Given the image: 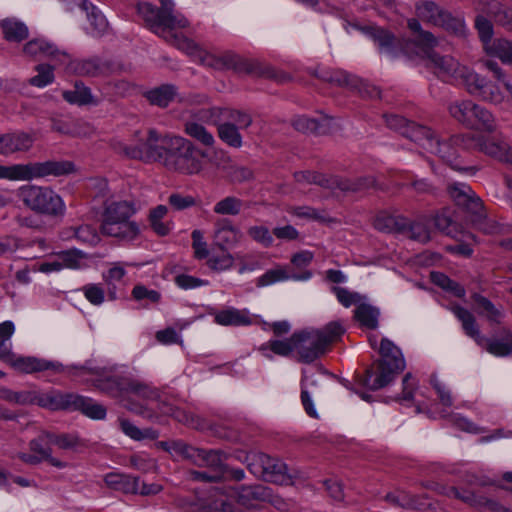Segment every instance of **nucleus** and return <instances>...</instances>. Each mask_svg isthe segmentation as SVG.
I'll return each mask as SVG.
<instances>
[{
  "mask_svg": "<svg viewBox=\"0 0 512 512\" xmlns=\"http://www.w3.org/2000/svg\"><path fill=\"white\" fill-rule=\"evenodd\" d=\"M119 425L122 432L133 440L156 439L158 433L153 429L141 430L127 419H119Z\"/></svg>",
  "mask_w": 512,
  "mask_h": 512,
  "instance_id": "obj_48",
  "label": "nucleus"
},
{
  "mask_svg": "<svg viewBox=\"0 0 512 512\" xmlns=\"http://www.w3.org/2000/svg\"><path fill=\"white\" fill-rule=\"evenodd\" d=\"M234 264L233 256L226 250L221 249L220 254H212L209 256L207 265L215 271H224L230 269Z\"/></svg>",
  "mask_w": 512,
  "mask_h": 512,
  "instance_id": "obj_58",
  "label": "nucleus"
},
{
  "mask_svg": "<svg viewBox=\"0 0 512 512\" xmlns=\"http://www.w3.org/2000/svg\"><path fill=\"white\" fill-rule=\"evenodd\" d=\"M62 96L71 104L87 105L96 103L93 99L90 88L79 81L75 82L73 90L63 91Z\"/></svg>",
  "mask_w": 512,
  "mask_h": 512,
  "instance_id": "obj_41",
  "label": "nucleus"
},
{
  "mask_svg": "<svg viewBox=\"0 0 512 512\" xmlns=\"http://www.w3.org/2000/svg\"><path fill=\"white\" fill-rule=\"evenodd\" d=\"M376 186L373 176H363L355 179L331 176L330 190L342 192H362Z\"/></svg>",
  "mask_w": 512,
  "mask_h": 512,
  "instance_id": "obj_28",
  "label": "nucleus"
},
{
  "mask_svg": "<svg viewBox=\"0 0 512 512\" xmlns=\"http://www.w3.org/2000/svg\"><path fill=\"white\" fill-rule=\"evenodd\" d=\"M483 65L488 71L492 73V81L502 84L505 91L509 93V100L512 101V83L506 72L494 60H485L483 61Z\"/></svg>",
  "mask_w": 512,
  "mask_h": 512,
  "instance_id": "obj_50",
  "label": "nucleus"
},
{
  "mask_svg": "<svg viewBox=\"0 0 512 512\" xmlns=\"http://www.w3.org/2000/svg\"><path fill=\"white\" fill-rule=\"evenodd\" d=\"M484 15L485 14L479 12V15L475 18V28L481 42L483 43V48L488 54L490 52V48L495 44V39H493L494 28L492 22Z\"/></svg>",
  "mask_w": 512,
  "mask_h": 512,
  "instance_id": "obj_42",
  "label": "nucleus"
},
{
  "mask_svg": "<svg viewBox=\"0 0 512 512\" xmlns=\"http://www.w3.org/2000/svg\"><path fill=\"white\" fill-rule=\"evenodd\" d=\"M50 442V433H42L36 439H33L29 443L30 450L41 458V461L46 460L52 466L57 468H65L67 463L58 460L57 458L52 457L50 448H47L46 445Z\"/></svg>",
  "mask_w": 512,
  "mask_h": 512,
  "instance_id": "obj_35",
  "label": "nucleus"
},
{
  "mask_svg": "<svg viewBox=\"0 0 512 512\" xmlns=\"http://www.w3.org/2000/svg\"><path fill=\"white\" fill-rule=\"evenodd\" d=\"M344 332L338 322H331L320 330H305L293 334L295 352L299 360L310 363L325 353L327 347Z\"/></svg>",
  "mask_w": 512,
  "mask_h": 512,
  "instance_id": "obj_6",
  "label": "nucleus"
},
{
  "mask_svg": "<svg viewBox=\"0 0 512 512\" xmlns=\"http://www.w3.org/2000/svg\"><path fill=\"white\" fill-rule=\"evenodd\" d=\"M71 234L67 235V237H75L82 243L95 245L99 241V236L97 231L91 225H81L79 227H71L69 229Z\"/></svg>",
  "mask_w": 512,
  "mask_h": 512,
  "instance_id": "obj_56",
  "label": "nucleus"
},
{
  "mask_svg": "<svg viewBox=\"0 0 512 512\" xmlns=\"http://www.w3.org/2000/svg\"><path fill=\"white\" fill-rule=\"evenodd\" d=\"M57 257L62 269H80L86 256L79 250H68L58 253Z\"/></svg>",
  "mask_w": 512,
  "mask_h": 512,
  "instance_id": "obj_54",
  "label": "nucleus"
},
{
  "mask_svg": "<svg viewBox=\"0 0 512 512\" xmlns=\"http://www.w3.org/2000/svg\"><path fill=\"white\" fill-rule=\"evenodd\" d=\"M459 135L460 134L454 135L450 137L447 141L443 142H441L435 137L429 152L438 155L444 162L449 164L455 170L473 171L474 168L472 167L463 168L456 163L459 151L468 149L464 148L462 145L454 141V138L458 137Z\"/></svg>",
  "mask_w": 512,
  "mask_h": 512,
  "instance_id": "obj_23",
  "label": "nucleus"
},
{
  "mask_svg": "<svg viewBox=\"0 0 512 512\" xmlns=\"http://www.w3.org/2000/svg\"><path fill=\"white\" fill-rule=\"evenodd\" d=\"M75 170L70 161L29 162L26 164L0 165V179L31 181L48 176H63Z\"/></svg>",
  "mask_w": 512,
  "mask_h": 512,
  "instance_id": "obj_7",
  "label": "nucleus"
},
{
  "mask_svg": "<svg viewBox=\"0 0 512 512\" xmlns=\"http://www.w3.org/2000/svg\"><path fill=\"white\" fill-rule=\"evenodd\" d=\"M80 401H75L73 404V411L80 410L86 416L92 419H104L106 416V409L99 403L94 402L90 398L78 395Z\"/></svg>",
  "mask_w": 512,
  "mask_h": 512,
  "instance_id": "obj_45",
  "label": "nucleus"
},
{
  "mask_svg": "<svg viewBox=\"0 0 512 512\" xmlns=\"http://www.w3.org/2000/svg\"><path fill=\"white\" fill-rule=\"evenodd\" d=\"M408 236L420 243H426L431 239V231L425 221H416L409 225L406 224V228Z\"/></svg>",
  "mask_w": 512,
  "mask_h": 512,
  "instance_id": "obj_59",
  "label": "nucleus"
},
{
  "mask_svg": "<svg viewBox=\"0 0 512 512\" xmlns=\"http://www.w3.org/2000/svg\"><path fill=\"white\" fill-rule=\"evenodd\" d=\"M238 459L246 463L252 474L275 484L290 485L298 476V473L291 471L282 460L263 453H247L244 458L239 456Z\"/></svg>",
  "mask_w": 512,
  "mask_h": 512,
  "instance_id": "obj_9",
  "label": "nucleus"
},
{
  "mask_svg": "<svg viewBox=\"0 0 512 512\" xmlns=\"http://www.w3.org/2000/svg\"><path fill=\"white\" fill-rule=\"evenodd\" d=\"M473 105L472 100H456L448 105V112L454 120L464 126Z\"/></svg>",
  "mask_w": 512,
  "mask_h": 512,
  "instance_id": "obj_53",
  "label": "nucleus"
},
{
  "mask_svg": "<svg viewBox=\"0 0 512 512\" xmlns=\"http://www.w3.org/2000/svg\"><path fill=\"white\" fill-rule=\"evenodd\" d=\"M488 55L497 57L502 63L512 66V41L506 38L495 39Z\"/></svg>",
  "mask_w": 512,
  "mask_h": 512,
  "instance_id": "obj_52",
  "label": "nucleus"
},
{
  "mask_svg": "<svg viewBox=\"0 0 512 512\" xmlns=\"http://www.w3.org/2000/svg\"><path fill=\"white\" fill-rule=\"evenodd\" d=\"M162 144L164 150L161 162L171 170L172 163L178 161L182 155L188 152L193 143L182 136L164 135Z\"/></svg>",
  "mask_w": 512,
  "mask_h": 512,
  "instance_id": "obj_24",
  "label": "nucleus"
},
{
  "mask_svg": "<svg viewBox=\"0 0 512 512\" xmlns=\"http://www.w3.org/2000/svg\"><path fill=\"white\" fill-rule=\"evenodd\" d=\"M218 137L228 146L240 148L243 144L239 128L232 122L217 124Z\"/></svg>",
  "mask_w": 512,
  "mask_h": 512,
  "instance_id": "obj_44",
  "label": "nucleus"
},
{
  "mask_svg": "<svg viewBox=\"0 0 512 512\" xmlns=\"http://www.w3.org/2000/svg\"><path fill=\"white\" fill-rule=\"evenodd\" d=\"M34 143L32 135L17 131L0 136V154L9 156L29 151Z\"/></svg>",
  "mask_w": 512,
  "mask_h": 512,
  "instance_id": "obj_25",
  "label": "nucleus"
},
{
  "mask_svg": "<svg viewBox=\"0 0 512 512\" xmlns=\"http://www.w3.org/2000/svg\"><path fill=\"white\" fill-rule=\"evenodd\" d=\"M296 182L300 184H317L319 186L330 189V177H325L319 173L312 171H300L294 174Z\"/></svg>",
  "mask_w": 512,
  "mask_h": 512,
  "instance_id": "obj_60",
  "label": "nucleus"
},
{
  "mask_svg": "<svg viewBox=\"0 0 512 512\" xmlns=\"http://www.w3.org/2000/svg\"><path fill=\"white\" fill-rule=\"evenodd\" d=\"M417 18L408 20L409 29L415 34V42L424 50L438 46V39L430 31L424 30L420 21L440 27L449 34L463 37L466 34L464 18L455 16L445 8L431 0H423L415 5Z\"/></svg>",
  "mask_w": 512,
  "mask_h": 512,
  "instance_id": "obj_2",
  "label": "nucleus"
},
{
  "mask_svg": "<svg viewBox=\"0 0 512 512\" xmlns=\"http://www.w3.org/2000/svg\"><path fill=\"white\" fill-rule=\"evenodd\" d=\"M192 462L206 470H191L190 478L200 482H220L223 479L226 455L220 450L197 449Z\"/></svg>",
  "mask_w": 512,
  "mask_h": 512,
  "instance_id": "obj_13",
  "label": "nucleus"
},
{
  "mask_svg": "<svg viewBox=\"0 0 512 512\" xmlns=\"http://www.w3.org/2000/svg\"><path fill=\"white\" fill-rule=\"evenodd\" d=\"M288 212L298 218L307 220H316L320 222L331 221L328 216L309 206H293L289 208Z\"/></svg>",
  "mask_w": 512,
  "mask_h": 512,
  "instance_id": "obj_62",
  "label": "nucleus"
},
{
  "mask_svg": "<svg viewBox=\"0 0 512 512\" xmlns=\"http://www.w3.org/2000/svg\"><path fill=\"white\" fill-rule=\"evenodd\" d=\"M61 67L68 73L87 77L102 76L111 71L110 65L98 58L73 60L69 54L68 60L62 62Z\"/></svg>",
  "mask_w": 512,
  "mask_h": 512,
  "instance_id": "obj_19",
  "label": "nucleus"
},
{
  "mask_svg": "<svg viewBox=\"0 0 512 512\" xmlns=\"http://www.w3.org/2000/svg\"><path fill=\"white\" fill-rule=\"evenodd\" d=\"M207 508L210 511L241 512L234 503V487L212 490L207 498Z\"/></svg>",
  "mask_w": 512,
  "mask_h": 512,
  "instance_id": "obj_27",
  "label": "nucleus"
},
{
  "mask_svg": "<svg viewBox=\"0 0 512 512\" xmlns=\"http://www.w3.org/2000/svg\"><path fill=\"white\" fill-rule=\"evenodd\" d=\"M161 7L159 11L163 13V16L169 23V27L173 30L176 28H186L189 25V21L181 13L173 10L174 3L172 0H159Z\"/></svg>",
  "mask_w": 512,
  "mask_h": 512,
  "instance_id": "obj_46",
  "label": "nucleus"
},
{
  "mask_svg": "<svg viewBox=\"0 0 512 512\" xmlns=\"http://www.w3.org/2000/svg\"><path fill=\"white\" fill-rule=\"evenodd\" d=\"M85 298L95 306H99L105 301V291L100 284L90 283L81 288Z\"/></svg>",
  "mask_w": 512,
  "mask_h": 512,
  "instance_id": "obj_64",
  "label": "nucleus"
},
{
  "mask_svg": "<svg viewBox=\"0 0 512 512\" xmlns=\"http://www.w3.org/2000/svg\"><path fill=\"white\" fill-rule=\"evenodd\" d=\"M437 491L449 498L459 499L470 505H475L477 503L475 495L467 490H459L458 488L453 486L447 487L443 485H438Z\"/></svg>",
  "mask_w": 512,
  "mask_h": 512,
  "instance_id": "obj_63",
  "label": "nucleus"
},
{
  "mask_svg": "<svg viewBox=\"0 0 512 512\" xmlns=\"http://www.w3.org/2000/svg\"><path fill=\"white\" fill-rule=\"evenodd\" d=\"M464 148L477 149L498 161L512 164V148L506 141L485 139L471 133H464L454 138Z\"/></svg>",
  "mask_w": 512,
  "mask_h": 512,
  "instance_id": "obj_14",
  "label": "nucleus"
},
{
  "mask_svg": "<svg viewBox=\"0 0 512 512\" xmlns=\"http://www.w3.org/2000/svg\"><path fill=\"white\" fill-rule=\"evenodd\" d=\"M35 70L37 71V75L30 78L29 83L32 86L43 88L54 80L53 67L48 64H39L36 66Z\"/></svg>",
  "mask_w": 512,
  "mask_h": 512,
  "instance_id": "obj_61",
  "label": "nucleus"
},
{
  "mask_svg": "<svg viewBox=\"0 0 512 512\" xmlns=\"http://www.w3.org/2000/svg\"><path fill=\"white\" fill-rule=\"evenodd\" d=\"M109 269L102 274V279L108 285V297L110 300L117 299L116 289L113 286L115 282H120L127 274L126 267L135 266L132 262H112Z\"/></svg>",
  "mask_w": 512,
  "mask_h": 512,
  "instance_id": "obj_33",
  "label": "nucleus"
},
{
  "mask_svg": "<svg viewBox=\"0 0 512 512\" xmlns=\"http://www.w3.org/2000/svg\"><path fill=\"white\" fill-rule=\"evenodd\" d=\"M18 196L27 208L37 214L57 217L65 212L63 199L49 187L24 185L18 189Z\"/></svg>",
  "mask_w": 512,
  "mask_h": 512,
  "instance_id": "obj_10",
  "label": "nucleus"
},
{
  "mask_svg": "<svg viewBox=\"0 0 512 512\" xmlns=\"http://www.w3.org/2000/svg\"><path fill=\"white\" fill-rule=\"evenodd\" d=\"M104 481L109 488L115 491L137 494L139 490L140 479L138 477L112 472L105 476Z\"/></svg>",
  "mask_w": 512,
  "mask_h": 512,
  "instance_id": "obj_32",
  "label": "nucleus"
},
{
  "mask_svg": "<svg viewBox=\"0 0 512 512\" xmlns=\"http://www.w3.org/2000/svg\"><path fill=\"white\" fill-rule=\"evenodd\" d=\"M2 29L8 41L19 42L28 37L26 25L16 19H5L2 21Z\"/></svg>",
  "mask_w": 512,
  "mask_h": 512,
  "instance_id": "obj_47",
  "label": "nucleus"
},
{
  "mask_svg": "<svg viewBox=\"0 0 512 512\" xmlns=\"http://www.w3.org/2000/svg\"><path fill=\"white\" fill-rule=\"evenodd\" d=\"M270 500L271 490L263 485H241L234 488V503L241 512L258 510Z\"/></svg>",
  "mask_w": 512,
  "mask_h": 512,
  "instance_id": "obj_15",
  "label": "nucleus"
},
{
  "mask_svg": "<svg viewBox=\"0 0 512 512\" xmlns=\"http://www.w3.org/2000/svg\"><path fill=\"white\" fill-rule=\"evenodd\" d=\"M23 53L32 58L50 59L59 67H61L62 62L68 60V53L66 51L60 50L54 44L44 39H33L27 42L23 47Z\"/></svg>",
  "mask_w": 512,
  "mask_h": 512,
  "instance_id": "obj_18",
  "label": "nucleus"
},
{
  "mask_svg": "<svg viewBox=\"0 0 512 512\" xmlns=\"http://www.w3.org/2000/svg\"><path fill=\"white\" fill-rule=\"evenodd\" d=\"M475 121L473 122V126L471 129L484 131V132H493L496 129V122L489 110H487L483 106H479L477 110V116L475 117Z\"/></svg>",
  "mask_w": 512,
  "mask_h": 512,
  "instance_id": "obj_55",
  "label": "nucleus"
},
{
  "mask_svg": "<svg viewBox=\"0 0 512 512\" xmlns=\"http://www.w3.org/2000/svg\"><path fill=\"white\" fill-rule=\"evenodd\" d=\"M75 401H80L77 394L62 393L57 390H51L43 393L36 391L35 404L49 410L73 411V404L76 403Z\"/></svg>",
  "mask_w": 512,
  "mask_h": 512,
  "instance_id": "obj_22",
  "label": "nucleus"
},
{
  "mask_svg": "<svg viewBox=\"0 0 512 512\" xmlns=\"http://www.w3.org/2000/svg\"><path fill=\"white\" fill-rule=\"evenodd\" d=\"M369 35L375 44L378 45L381 52L389 55L392 54V46L395 39L388 31L381 28H372Z\"/></svg>",
  "mask_w": 512,
  "mask_h": 512,
  "instance_id": "obj_57",
  "label": "nucleus"
},
{
  "mask_svg": "<svg viewBox=\"0 0 512 512\" xmlns=\"http://www.w3.org/2000/svg\"><path fill=\"white\" fill-rule=\"evenodd\" d=\"M320 375L316 372L304 371L302 379L301 399L306 412L310 416H316V411L312 405L310 394L317 391Z\"/></svg>",
  "mask_w": 512,
  "mask_h": 512,
  "instance_id": "obj_36",
  "label": "nucleus"
},
{
  "mask_svg": "<svg viewBox=\"0 0 512 512\" xmlns=\"http://www.w3.org/2000/svg\"><path fill=\"white\" fill-rule=\"evenodd\" d=\"M379 352L381 359L376 370L368 369L361 379V384L370 390L385 387L405 369V360L400 349L390 340H381Z\"/></svg>",
  "mask_w": 512,
  "mask_h": 512,
  "instance_id": "obj_5",
  "label": "nucleus"
},
{
  "mask_svg": "<svg viewBox=\"0 0 512 512\" xmlns=\"http://www.w3.org/2000/svg\"><path fill=\"white\" fill-rule=\"evenodd\" d=\"M10 364L17 370L23 373H34L45 370H53L55 372H67L71 375H80L85 371V368H75L70 366L65 368L59 362H51L44 359L35 357H14Z\"/></svg>",
  "mask_w": 512,
  "mask_h": 512,
  "instance_id": "obj_17",
  "label": "nucleus"
},
{
  "mask_svg": "<svg viewBox=\"0 0 512 512\" xmlns=\"http://www.w3.org/2000/svg\"><path fill=\"white\" fill-rule=\"evenodd\" d=\"M379 310L367 303H360L355 311V319L368 329H375L378 326Z\"/></svg>",
  "mask_w": 512,
  "mask_h": 512,
  "instance_id": "obj_43",
  "label": "nucleus"
},
{
  "mask_svg": "<svg viewBox=\"0 0 512 512\" xmlns=\"http://www.w3.org/2000/svg\"><path fill=\"white\" fill-rule=\"evenodd\" d=\"M214 320L222 326H248L252 324V318L247 310H239L233 307L215 313Z\"/></svg>",
  "mask_w": 512,
  "mask_h": 512,
  "instance_id": "obj_31",
  "label": "nucleus"
},
{
  "mask_svg": "<svg viewBox=\"0 0 512 512\" xmlns=\"http://www.w3.org/2000/svg\"><path fill=\"white\" fill-rule=\"evenodd\" d=\"M164 136L157 133L156 130L150 129L147 137L140 139L138 144H126L122 141L113 143L114 150L131 159H138L146 162L161 161L163 159Z\"/></svg>",
  "mask_w": 512,
  "mask_h": 512,
  "instance_id": "obj_12",
  "label": "nucleus"
},
{
  "mask_svg": "<svg viewBox=\"0 0 512 512\" xmlns=\"http://www.w3.org/2000/svg\"><path fill=\"white\" fill-rule=\"evenodd\" d=\"M83 9L87 13L89 22V26L87 27L88 32L93 36H100L104 34L107 31L108 22L102 13L87 1L83 2Z\"/></svg>",
  "mask_w": 512,
  "mask_h": 512,
  "instance_id": "obj_39",
  "label": "nucleus"
},
{
  "mask_svg": "<svg viewBox=\"0 0 512 512\" xmlns=\"http://www.w3.org/2000/svg\"><path fill=\"white\" fill-rule=\"evenodd\" d=\"M478 12L488 15L494 22L508 32H512V7L496 0H478L475 3Z\"/></svg>",
  "mask_w": 512,
  "mask_h": 512,
  "instance_id": "obj_21",
  "label": "nucleus"
},
{
  "mask_svg": "<svg viewBox=\"0 0 512 512\" xmlns=\"http://www.w3.org/2000/svg\"><path fill=\"white\" fill-rule=\"evenodd\" d=\"M145 96L151 104L164 108L173 102L178 94L175 86L165 84L147 91Z\"/></svg>",
  "mask_w": 512,
  "mask_h": 512,
  "instance_id": "obj_38",
  "label": "nucleus"
},
{
  "mask_svg": "<svg viewBox=\"0 0 512 512\" xmlns=\"http://www.w3.org/2000/svg\"><path fill=\"white\" fill-rule=\"evenodd\" d=\"M97 387L113 396H119L123 393H130L138 396L149 403L155 404L153 408L158 409L161 413L175 416L178 420H182L176 415V410L167 405L162 399L160 392L150 386L148 383L133 377H109L99 380Z\"/></svg>",
  "mask_w": 512,
  "mask_h": 512,
  "instance_id": "obj_4",
  "label": "nucleus"
},
{
  "mask_svg": "<svg viewBox=\"0 0 512 512\" xmlns=\"http://www.w3.org/2000/svg\"><path fill=\"white\" fill-rule=\"evenodd\" d=\"M239 235V230L228 220H220L215 225L214 244L220 249H224L225 246L237 243Z\"/></svg>",
  "mask_w": 512,
  "mask_h": 512,
  "instance_id": "obj_34",
  "label": "nucleus"
},
{
  "mask_svg": "<svg viewBox=\"0 0 512 512\" xmlns=\"http://www.w3.org/2000/svg\"><path fill=\"white\" fill-rule=\"evenodd\" d=\"M312 273L305 271L302 274H291L287 267L277 266L273 269L267 270L262 276L257 279V287H265L272 285L276 282L286 281L289 279L296 281H305L310 279Z\"/></svg>",
  "mask_w": 512,
  "mask_h": 512,
  "instance_id": "obj_29",
  "label": "nucleus"
},
{
  "mask_svg": "<svg viewBox=\"0 0 512 512\" xmlns=\"http://www.w3.org/2000/svg\"><path fill=\"white\" fill-rule=\"evenodd\" d=\"M184 132L191 138L195 139L201 145L212 147L215 144L213 134L207 130L205 126L195 120L186 121L184 124Z\"/></svg>",
  "mask_w": 512,
  "mask_h": 512,
  "instance_id": "obj_40",
  "label": "nucleus"
},
{
  "mask_svg": "<svg viewBox=\"0 0 512 512\" xmlns=\"http://www.w3.org/2000/svg\"><path fill=\"white\" fill-rule=\"evenodd\" d=\"M206 157V153L198 149L194 144L182 155L178 161L172 163V169L185 175L199 174L204 167L202 158Z\"/></svg>",
  "mask_w": 512,
  "mask_h": 512,
  "instance_id": "obj_26",
  "label": "nucleus"
},
{
  "mask_svg": "<svg viewBox=\"0 0 512 512\" xmlns=\"http://www.w3.org/2000/svg\"><path fill=\"white\" fill-rule=\"evenodd\" d=\"M465 90L472 96L494 105H504L512 110V101L509 100V93L505 91L502 84L488 80L486 77L475 71L464 70Z\"/></svg>",
  "mask_w": 512,
  "mask_h": 512,
  "instance_id": "obj_11",
  "label": "nucleus"
},
{
  "mask_svg": "<svg viewBox=\"0 0 512 512\" xmlns=\"http://www.w3.org/2000/svg\"><path fill=\"white\" fill-rule=\"evenodd\" d=\"M429 65L439 78L443 80H457L465 88L464 70L472 69L461 65L454 57L450 55H440L432 52L428 54Z\"/></svg>",
  "mask_w": 512,
  "mask_h": 512,
  "instance_id": "obj_16",
  "label": "nucleus"
},
{
  "mask_svg": "<svg viewBox=\"0 0 512 512\" xmlns=\"http://www.w3.org/2000/svg\"><path fill=\"white\" fill-rule=\"evenodd\" d=\"M312 273L305 271L302 274H291L287 267L277 266L273 269L267 270L262 276L257 279V287H265L272 285L276 282L286 281L289 279L296 281H305L310 279Z\"/></svg>",
  "mask_w": 512,
  "mask_h": 512,
  "instance_id": "obj_30",
  "label": "nucleus"
},
{
  "mask_svg": "<svg viewBox=\"0 0 512 512\" xmlns=\"http://www.w3.org/2000/svg\"><path fill=\"white\" fill-rule=\"evenodd\" d=\"M374 227L380 232L392 233L395 231H404L406 222L394 216L379 214L374 220Z\"/></svg>",
  "mask_w": 512,
  "mask_h": 512,
  "instance_id": "obj_49",
  "label": "nucleus"
},
{
  "mask_svg": "<svg viewBox=\"0 0 512 512\" xmlns=\"http://www.w3.org/2000/svg\"><path fill=\"white\" fill-rule=\"evenodd\" d=\"M451 311L461 322L464 333L490 354L497 357L512 355V333L505 332L499 339H487L481 335L476 319L469 310L453 305Z\"/></svg>",
  "mask_w": 512,
  "mask_h": 512,
  "instance_id": "obj_8",
  "label": "nucleus"
},
{
  "mask_svg": "<svg viewBox=\"0 0 512 512\" xmlns=\"http://www.w3.org/2000/svg\"><path fill=\"white\" fill-rule=\"evenodd\" d=\"M448 193L458 206L474 215L481 216L483 204L469 185L463 182H454L448 186Z\"/></svg>",
  "mask_w": 512,
  "mask_h": 512,
  "instance_id": "obj_20",
  "label": "nucleus"
},
{
  "mask_svg": "<svg viewBox=\"0 0 512 512\" xmlns=\"http://www.w3.org/2000/svg\"><path fill=\"white\" fill-rule=\"evenodd\" d=\"M403 135L411 141L418 143L428 152L431 149L432 143L435 139L433 132L422 125L410 122V124L403 130Z\"/></svg>",
  "mask_w": 512,
  "mask_h": 512,
  "instance_id": "obj_37",
  "label": "nucleus"
},
{
  "mask_svg": "<svg viewBox=\"0 0 512 512\" xmlns=\"http://www.w3.org/2000/svg\"><path fill=\"white\" fill-rule=\"evenodd\" d=\"M135 212L136 208L131 200L115 197L107 200L100 225L101 233L127 241L134 240L140 233L139 225L130 220Z\"/></svg>",
  "mask_w": 512,
  "mask_h": 512,
  "instance_id": "obj_3",
  "label": "nucleus"
},
{
  "mask_svg": "<svg viewBox=\"0 0 512 512\" xmlns=\"http://www.w3.org/2000/svg\"><path fill=\"white\" fill-rule=\"evenodd\" d=\"M242 207L243 201L241 199L235 196H227L214 205L213 211L219 215L236 216L241 212Z\"/></svg>",
  "mask_w": 512,
  "mask_h": 512,
  "instance_id": "obj_51",
  "label": "nucleus"
},
{
  "mask_svg": "<svg viewBox=\"0 0 512 512\" xmlns=\"http://www.w3.org/2000/svg\"><path fill=\"white\" fill-rule=\"evenodd\" d=\"M138 13L145 21L146 25L157 35L164 38L168 43L175 46L179 50L193 56L202 64L217 69L231 68L235 64V57L232 54H225L221 58L209 54L201 49L194 41L186 38L182 34L174 33L169 27V23L159 11V8L149 4L140 3L138 5Z\"/></svg>",
  "mask_w": 512,
  "mask_h": 512,
  "instance_id": "obj_1",
  "label": "nucleus"
}]
</instances>
